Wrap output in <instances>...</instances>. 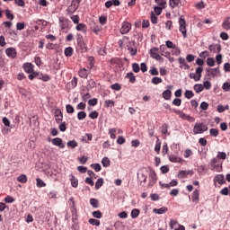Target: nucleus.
<instances>
[{"label": "nucleus", "mask_w": 230, "mask_h": 230, "mask_svg": "<svg viewBox=\"0 0 230 230\" xmlns=\"http://www.w3.org/2000/svg\"><path fill=\"white\" fill-rule=\"evenodd\" d=\"M204 132H208V126L203 122H196L193 127L194 136H197V134H204Z\"/></svg>", "instance_id": "1"}, {"label": "nucleus", "mask_w": 230, "mask_h": 230, "mask_svg": "<svg viewBox=\"0 0 230 230\" xmlns=\"http://www.w3.org/2000/svg\"><path fill=\"white\" fill-rule=\"evenodd\" d=\"M69 201L72 203L70 207V211L72 215V222L73 224H78V210L76 209V207L75 206V199L70 198Z\"/></svg>", "instance_id": "2"}, {"label": "nucleus", "mask_w": 230, "mask_h": 230, "mask_svg": "<svg viewBox=\"0 0 230 230\" xmlns=\"http://www.w3.org/2000/svg\"><path fill=\"white\" fill-rule=\"evenodd\" d=\"M149 182H148V188H152L155 186L157 182V174L155 173V171L152 168H149Z\"/></svg>", "instance_id": "3"}, {"label": "nucleus", "mask_w": 230, "mask_h": 230, "mask_svg": "<svg viewBox=\"0 0 230 230\" xmlns=\"http://www.w3.org/2000/svg\"><path fill=\"white\" fill-rule=\"evenodd\" d=\"M137 179L140 181V184H145L146 179H148V170L146 168H142L137 173Z\"/></svg>", "instance_id": "4"}, {"label": "nucleus", "mask_w": 230, "mask_h": 230, "mask_svg": "<svg viewBox=\"0 0 230 230\" xmlns=\"http://www.w3.org/2000/svg\"><path fill=\"white\" fill-rule=\"evenodd\" d=\"M179 25H180L179 31L183 35V39H186V37H188V31L186 30V20H184L182 16L179 18Z\"/></svg>", "instance_id": "5"}, {"label": "nucleus", "mask_w": 230, "mask_h": 230, "mask_svg": "<svg viewBox=\"0 0 230 230\" xmlns=\"http://www.w3.org/2000/svg\"><path fill=\"white\" fill-rule=\"evenodd\" d=\"M69 20L66 18L59 19L60 31L63 33H67V31H69Z\"/></svg>", "instance_id": "6"}, {"label": "nucleus", "mask_w": 230, "mask_h": 230, "mask_svg": "<svg viewBox=\"0 0 230 230\" xmlns=\"http://www.w3.org/2000/svg\"><path fill=\"white\" fill-rule=\"evenodd\" d=\"M211 170H216V172H222V164L218 162V158L214 157L210 161Z\"/></svg>", "instance_id": "7"}, {"label": "nucleus", "mask_w": 230, "mask_h": 230, "mask_svg": "<svg viewBox=\"0 0 230 230\" xmlns=\"http://www.w3.org/2000/svg\"><path fill=\"white\" fill-rule=\"evenodd\" d=\"M149 53L151 55V58H154L155 60H157L160 62V60H163V57L159 54V48L154 47L149 50Z\"/></svg>", "instance_id": "8"}, {"label": "nucleus", "mask_w": 230, "mask_h": 230, "mask_svg": "<svg viewBox=\"0 0 230 230\" xmlns=\"http://www.w3.org/2000/svg\"><path fill=\"white\" fill-rule=\"evenodd\" d=\"M130 30H132V23L128 22H122V25L119 29V33H121V35H127V33H128Z\"/></svg>", "instance_id": "9"}, {"label": "nucleus", "mask_w": 230, "mask_h": 230, "mask_svg": "<svg viewBox=\"0 0 230 230\" xmlns=\"http://www.w3.org/2000/svg\"><path fill=\"white\" fill-rule=\"evenodd\" d=\"M76 42L81 50L87 51V47H85V41H84V36L82 34H76Z\"/></svg>", "instance_id": "10"}, {"label": "nucleus", "mask_w": 230, "mask_h": 230, "mask_svg": "<svg viewBox=\"0 0 230 230\" xmlns=\"http://www.w3.org/2000/svg\"><path fill=\"white\" fill-rule=\"evenodd\" d=\"M81 2L82 0H73L72 4L67 8L69 13H75V10H78Z\"/></svg>", "instance_id": "11"}, {"label": "nucleus", "mask_w": 230, "mask_h": 230, "mask_svg": "<svg viewBox=\"0 0 230 230\" xmlns=\"http://www.w3.org/2000/svg\"><path fill=\"white\" fill-rule=\"evenodd\" d=\"M206 71V75L207 76H212L213 78H215V76H217V75H220V68L217 67V68H205Z\"/></svg>", "instance_id": "12"}, {"label": "nucleus", "mask_w": 230, "mask_h": 230, "mask_svg": "<svg viewBox=\"0 0 230 230\" xmlns=\"http://www.w3.org/2000/svg\"><path fill=\"white\" fill-rule=\"evenodd\" d=\"M35 66L30 62H26L22 65V69L25 71V73L30 74L35 72L34 70Z\"/></svg>", "instance_id": "13"}, {"label": "nucleus", "mask_w": 230, "mask_h": 230, "mask_svg": "<svg viewBox=\"0 0 230 230\" xmlns=\"http://www.w3.org/2000/svg\"><path fill=\"white\" fill-rule=\"evenodd\" d=\"M209 51L212 53H220L222 51V45L220 44H211L208 46Z\"/></svg>", "instance_id": "14"}, {"label": "nucleus", "mask_w": 230, "mask_h": 230, "mask_svg": "<svg viewBox=\"0 0 230 230\" xmlns=\"http://www.w3.org/2000/svg\"><path fill=\"white\" fill-rule=\"evenodd\" d=\"M172 85H168L167 86V90L164 91V93H162V96L164 98V100H171L172 98Z\"/></svg>", "instance_id": "15"}, {"label": "nucleus", "mask_w": 230, "mask_h": 230, "mask_svg": "<svg viewBox=\"0 0 230 230\" xmlns=\"http://www.w3.org/2000/svg\"><path fill=\"white\" fill-rule=\"evenodd\" d=\"M178 62L180 64V69H190V65L186 64V59L184 58H179Z\"/></svg>", "instance_id": "16"}, {"label": "nucleus", "mask_w": 230, "mask_h": 230, "mask_svg": "<svg viewBox=\"0 0 230 230\" xmlns=\"http://www.w3.org/2000/svg\"><path fill=\"white\" fill-rule=\"evenodd\" d=\"M5 54L7 55V57H10L11 58H15V57H17V51L15 50L14 48L6 49Z\"/></svg>", "instance_id": "17"}, {"label": "nucleus", "mask_w": 230, "mask_h": 230, "mask_svg": "<svg viewBox=\"0 0 230 230\" xmlns=\"http://www.w3.org/2000/svg\"><path fill=\"white\" fill-rule=\"evenodd\" d=\"M158 49H159L160 54L162 55V57H165L166 58H170L171 54H170V52L166 51V47L164 45H161Z\"/></svg>", "instance_id": "18"}, {"label": "nucleus", "mask_w": 230, "mask_h": 230, "mask_svg": "<svg viewBox=\"0 0 230 230\" xmlns=\"http://www.w3.org/2000/svg\"><path fill=\"white\" fill-rule=\"evenodd\" d=\"M199 196H200V193L199 192V190H195L192 192L191 200H192V202H194V204H199Z\"/></svg>", "instance_id": "19"}, {"label": "nucleus", "mask_w": 230, "mask_h": 230, "mask_svg": "<svg viewBox=\"0 0 230 230\" xmlns=\"http://www.w3.org/2000/svg\"><path fill=\"white\" fill-rule=\"evenodd\" d=\"M214 182H218V184H226V178L224 174H217L214 177Z\"/></svg>", "instance_id": "20"}, {"label": "nucleus", "mask_w": 230, "mask_h": 230, "mask_svg": "<svg viewBox=\"0 0 230 230\" xmlns=\"http://www.w3.org/2000/svg\"><path fill=\"white\" fill-rule=\"evenodd\" d=\"M154 213H156V215H164V213H168V208L162 207L160 208H154Z\"/></svg>", "instance_id": "21"}, {"label": "nucleus", "mask_w": 230, "mask_h": 230, "mask_svg": "<svg viewBox=\"0 0 230 230\" xmlns=\"http://www.w3.org/2000/svg\"><path fill=\"white\" fill-rule=\"evenodd\" d=\"M37 78H38V80H42V82H49V80H51L49 75H44V74L39 73V72H38V77Z\"/></svg>", "instance_id": "22"}, {"label": "nucleus", "mask_w": 230, "mask_h": 230, "mask_svg": "<svg viewBox=\"0 0 230 230\" xmlns=\"http://www.w3.org/2000/svg\"><path fill=\"white\" fill-rule=\"evenodd\" d=\"M75 30H77V31H83V33H85V31H87V25H85V23H77Z\"/></svg>", "instance_id": "23"}, {"label": "nucleus", "mask_w": 230, "mask_h": 230, "mask_svg": "<svg viewBox=\"0 0 230 230\" xmlns=\"http://www.w3.org/2000/svg\"><path fill=\"white\" fill-rule=\"evenodd\" d=\"M229 16L226 17L225 20L222 22V28H224V30L229 31L230 30V22H229Z\"/></svg>", "instance_id": "24"}, {"label": "nucleus", "mask_w": 230, "mask_h": 230, "mask_svg": "<svg viewBox=\"0 0 230 230\" xmlns=\"http://www.w3.org/2000/svg\"><path fill=\"white\" fill-rule=\"evenodd\" d=\"M181 3V0H169V6H171V8H177Z\"/></svg>", "instance_id": "25"}, {"label": "nucleus", "mask_w": 230, "mask_h": 230, "mask_svg": "<svg viewBox=\"0 0 230 230\" xmlns=\"http://www.w3.org/2000/svg\"><path fill=\"white\" fill-rule=\"evenodd\" d=\"M126 78L128 79L130 84H136V75H134V73L129 72L126 75Z\"/></svg>", "instance_id": "26"}, {"label": "nucleus", "mask_w": 230, "mask_h": 230, "mask_svg": "<svg viewBox=\"0 0 230 230\" xmlns=\"http://www.w3.org/2000/svg\"><path fill=\"white\" fill-rule=\"evenodd\" d=\"M17 181L18 182H22V184H26V182H28V177L26 174H22L17 177Z\"/></svg>", "instance_id": "27"}, {"label": "nucleus", "mask_w": 230, "mask_h": 230, "mask_svg": "<svg viewBox=\"0 0 230 230\" xmlns=\"http://www.w3.org/2000/svg\"><path fill=\"white\" fill-rule=\"evenodd\" d=\"M70 181L73 188H78V179H76L74 175H70Z\"/></svg>", "instance_id": "28"}, {"label": "nucleus", "mask_w": 230, "mask_h": 230, "mask_svg": "<svg viewBox=\"0 0 230 230\" xmlns=\"http://www.w3.org/2000/svg\"><path fill=\"white\" fill-rule=\"evenodd\" d=\"M102 164L104 168H109V166H111V160L109 157H103L102 160Z\"/></svg>", "instance_id": "29"}, {"label": "nucleus", "mask_w": 230, "mask_h": 230, "mask_svg": "<svg viewBox=\"0 0 230 230\" xmlns=\"http://www.w3.org/2000/svg\"><path fill=\"white\" fill-rule=\"evenodd\" d=\"M66 146L68 148H76V146H78V142H76V140H69L66 143Z\"/></svg>", "instance_id": "30"}, {"label": "nucleus", "mask_w": 230, "mask_h": 230, "mask_svg": "<svg viewBox=\"0 0 230 230\" xmlns=\"http://www.w3.org/2000/svg\"><path fill=\"white\" fill-rule=\"evenodd\" d=\"M195 93H202L204 91V86L202 84H197L193 86Z\"/></svg>", "instance_id": "31"}, {"label": "nucleus", "mask_w": 230, "mask_h": 230, "mask_svg": "<svg viewBox=\"0 0 230 230\" xmlns=\"http://www.w3.org/2000/svg\"><path fill=\"white\" fill-rule=\"evenodd\" d=\"M36 182H37L36 183L37 188H46V182H44L42 179L37 178Z\"/></svg>", "instance_id": "32"}, {"label": "nucleus", "mask_w": 230, "mask_h": 230, "mask_svg": "<svg viewBox=\"0 0 230 230\" xmlns=\"http://www.w3.org/2000/svg\"><path fill=\"white\" fill-rule=\"evenodd\" d=\"M82 141H84V143H89V141H93V134H85V136L82 137Z\"/></svg>", "instance_id": "33"}, {"label": "nucleus", "mask_w": 230, "mask_h": 230, "mask_svg": "<svg viewBox=\"0 0 230 230\" xmlns=\"http://www.w3.org/2000/svg\"><path fill=\"white\" fill-rule=\"evenodd\" d=\"M128 51H129L131 57H136L137 55V47H128Z\"/></svg>", "instance_id": "34"}, {"label": "nucleus", "mask_w": 230, "mask_h": 230, "mask_svg": "<svg viewBox=\"0 0 230 230\" xmlns=\"http://www.w3.org/2000/svg\"><path fill=\"white\" fill-rule=\"evenodd\" d=\"M189 77L191 79V80H195V82H199L200 80V78H202V75H199L197 76V75L195 73H190L189 75Z\"/></svg>", "instance_id": "35"}, {"label": "nucleus", "mask_w": 230, "mask_h": 230, "mask_svg": "<svg viewBox=\"0 0 230 230\" xmlns=\"http://www.w3.org/2000/svg\"><path fill=\"white\" fill-rule=\"evenodd\" d=\"M100 204V201L97 199L92 198L90 199V205L92 208H98V205Z\"/></svg>", "instance_id": "36"}, {"label": "nucleus", "mask_w": 230, "mask_h": 230, "mask_svg": "<svg viewBox=\"0 0 230 230\" xmlns=\"http://www.w3.org/2000/svg\"><path fill=\"white\" fill-rule=\"evenodd\" d=\"M184 96L188 100H191V98H193L195 96V93H193V91H191V90H186Z\"/></svg>", "instance_id": "37"}, {"label": "nucleus", "mask_w": 230, "mask_h": 230, "mask_svg": "<svg viewBox=\"0 0 230 230\" xmlns=\"http://www.w3.org/2000/svg\"><path fill=\"white\" fill-rule=\"evenodd\" d=\"M227 157V154L226 152H217V159H221L222 161H226Z\"/></svg>", "instance_id": "38"}, {"label": "nucleus", "mask_w": 230, "mask_h": 230, "mask_svg": "<svg viewBox=\"0 0 230 230\" xmlns=\"http://www.w3.org/2000/svg\"><path fill=\"white\" fill-rule=\"evenodd\" d=\"M139 213H141L139 208H134L131 211V218H134V219L137 218V217H139Z\"/></svg>", "instance_id": "39"}, {"label": "nucleus", "mask_w": 230, "mask_h": 230, "mask_svg": "<svg viewBox=\"0 0 230 230\" xmlns=\"http://www.w3.org/2000/svg\"><path fill=\"white\" fill-rule=\"evenodd\" d=\"M88 222H89V224L91 225V226H95L96 227H100V220H98V219H94V218H90L89 220H88Z\"/></svg>", "instance_id": "40"}, {"label": "nucleus", "mask_w": 230, "mask_h": 230, "mask_svg": "<svg viewBox=\"0 0 230 230\" xmlns=\"http://www.w3.org/2000/svg\"><path fill=\"white\" fill-rule=\"evenodd\" d=\"M169 161H171V163H180L181 158L177 157V155H170Z\"/></svg>", "instance_id": "41"}, {"label": "nucleus", "mask_w": 230, "mask_h": 230, "mask_svg": "<svg viewBox=\"0 0 230 230\" xmlns=\"http://www.w3.org/2000/svg\"><path fill=\"white\" fill-rule=\"evenodd\" d=\"M163 10H164V7L163 6H155L154 7V12L155 13V15H161V13H163Z\"/></svg>", "instance_id": "42"}, {"label": "nucleus", "mask_w": 230, "mask_h": 230, "mask_svg": "<svg viewBox=\"0 0 230 230\" xmlns=\"http://www.w3.org/2000/svg\"><path fill=\"white\" fill-rule=\"evenodd\" d=\"M164 109H167V111H170V112H174V113H179V111L178 110H176V109H172V106H170V104H168V103H164Z\"/></svg>", "instance_id": "43"}, {"label": "nucleus", "mask_w": 230, "mask_h": 230, "mask_svg": "<svg viewBox=\"0 0 230 230\" xmlns=\"http://www.w3.org/2000/svg\"><path fill=\"white\" fill-rule=\"evenodd\" d=\"M103 186V178H99L95 182V190H100Z\"/></svg>", "instance_id": "44"}, {"label": "nucleus", "mask_w": 230, "mask_h": 230, "mask_svg": "<svg viewBox=\"0 0 230 230\" xmlns=\"http://www.w3.org/2000/svg\"><path fill=\"white\" fill-rule=\"evenodd\" d=\"M79 76L81 78H87L88 75H87V69L85 68H83L81 70H79V73H78Z\"/></svg>", "instance_id": "45"}, {"label": "nucleus", "mask_w": 230, "mask_h": 230, "mask_svg": "<svg viewBox=\"0 0 230 230\" xmlns=\"http://www.w3.org/2000/svg\"><path fill=\"white\" fill-rule=\"evenodd\" d=\"M155 152H157V154L161 152V140L159 138L156 139V143L155 146Z\"/></svg>", "instance_id": "46"}, {"label": "nucleus", "mask_w": 230, "mask_h": 230, "mask_svg": "<svg viewBox=\"0 0 230 230\" xmlns=\"http://www.w3.org/2000/svg\"><path fill=\"white\" fill-rule=\"evenodd\" d=\"M85 118H87V113L85 111H79L77 113V119L82 120L85 119Z\"/></svg>", "instance_id": "47"}, {"label": "nucleus", "mask_w": 230, "mask_h": 230, "mask_svg": "<svg viewBox=\"0 0 230 230\" xmlns=\"http://www.w3.org/2000/svg\"><path fill=\"white\" fill-rule=\"evenodd\" d=\"M73 49L71 47H67L65 49V56L73 57Z\"/></svg>", "instance_id": "48"}, {"label": "nucleus", "mask_w": 230, "mask_h": 230, "mask_svg": "<svg viewBox=\"0 0 230 230\" xmlns=\"http://www.w3.org/2000/svg\"><path fill=\"white\" fill-rule=\"evenodd\" d=\"M222 89H223V91H225V93H229V91H230V83L229 82H225L222 85Z\"/></svg>", "instance_id": "49"}, {"label": "nucleus", "mask_w": 230, "mask_h": 230, "mask_svg": "<svg viewBox=\"0 0 230 230\" xmlns=\"http://www.w3.org/2000/svg\"><path fill=\"white\" fill-rule=\"evenodd\" d=\"M91 168H93L94 170V172L102 171V165L100 164H92Z\"/></svg>", "instance_id": "50"}, {"label": "nucleus", "mask_w": 230, "mask_h": 230, "mask_svg": "<svg viewBox=\"0 0 230 230\" xmlns=\"http://www.w3.org/2000/svg\"><path fill=\"white\" fill-rule=\"evenodd\" d=\"M178 177L179 179H186L188 177V171H180Z\"/></svg>", "instance_id": "51"}, {"label": "nucleus", "mask_w": 230, "mask_h": 230, "mask_svg": "<svg viewBox=\"0 0 230 230\" xmlns=\"http://www.w3.org/2000/svg\"><path fill=\"white\" fill-rule=\"evenodd\" d=\"M93 218H102L103 217V214H102V211L96 210L92 213Z\"/></svg>", "instance_id": "52"}, {"label": "nucleus", "mask_w": 230, "mask_h": 230, "mask_svg": "<svg viewBox=\"0 0 230 230\" xmlns=\"http://www.w3.org/2000/svg\"><path fill=\"white\" fill-rule=\"evenodd\" d=\"M5 15L10 21H13L14 16L13 13H12V11H10V9L5 10Z\"/></svg>", "instance_id": "53"}, {"label": "nucleus", "mask_w": 230, "mask_h": 230, "mask_svg": "<svg viewBox=\"0 0 230 230\" xmlns=\"http://www.w3.org/2000/svg\"><path fill=\"white\" fill-rule=\"evenodd\" d=\"M88 105H90V107H95V105H98V99L96 98L90 99L88 101Z\"/></svg>", "instance_id": "54"}, {"label": "nucleus", "mask_w": 230, "mask_h": 230, "mask_svg": "<svg viewBox=\"0 0 230 230\" xmlns=\"http://www.w3.org/2000/svg\"><path fill=\"white\" fill-rule=\"evenodd\" d=\"M165 46H166L167 48H169V49H175V48H177V46H176L175 44H173V42L171 41V40H167V41L165 42Z\"/></svg>", "instance_id": "55"}, {"label": "nucleus", "mask_w": 230, "mask_h": 230, "mask_svg": "<svg viewBox=\"0 0 230 230\" xmlns=\"http://www.w3.org/2000/svg\"><path fill=\"white\" fill-rule=\"evenodd\" d=\"M209 134H210V136H212V137H217L218 136L219 132H218V129H217V128H210Z\"/></svg>", "instance_id": "56"}, {"label": "nucleus", "mask_w": 230, "mask_h": 230, "mask_svg": "<svg viewBox=\"0 0 230 230\" xmlns=\"http://www.w3.org/2000/svg\"><path fill=\"white\" fill-rule=\"evenodd\" d=\"M66 111L67 114H73V112H75V108H73V106L71 104H66Z\"/></svg>", "instance_id": "57"}, {"label": "nucleus", "mask_w": 230, "mask_h": 230, "mask_svg": "<svg viewBox=\"0 0 230 230\" xmlns=\"http://www.w3.org/2000/svg\"><path fill=\"white\" fill-rule=\"evenodd\" d=\"M163 82V79L161 77H153L152 78V84L155 85H159Z\"/></svg>", "instance_id": "58"}, {"label": "nucleus", "mask_w": 230, "mask_h": 230, "mask_svg": "<svg viewBox=\"0 0 230 230\" xmlns=\"http://www.w3.org/2000/svg\"><path fill=\"white\" fill-rule=\"evenodd\" d=\"M111 89H112L113 91H121V85H119V84L118 83H115L111 85Z\"/></svg>", "instance_id": "59"}, {"label": "nucleus", "mask_w": 230, "mask_h": 230, "mask_svg": "<svg viewBox=\"0 0 230 230\" xmlns=\"http://www.w3.org/2000/svg\"><path fill=\"white\" fill-rule=\"evenodd\" d=\"M157 3L158 6H163V8H166V0H155Z\"/></svg>", "instance_id": "60"}, {"label": "nucleus", "mask_w": 230, "mask_h": 230, "mask_svg": "<svg viewBox=\"0 0 230 230\" xmlns=\"http://www.w3.org/2000/svg\"><path fill=\"white\" fill-rule=\"evenodd\" d=\"M207 65L209 66V67H213L215 66V58H208L207 59Z\"/></svg>", "instance_id": "61"}, {"label": "nucleus", "mask_w": 230, "mask_h": 230, "mask_svg": "<svg viewBox=\"0 0 230 230\" xmlns=\"http://www.w3.org/2000/svg\"><path fill=\"white\" fill-rule=\"evenodd\" d=\"M203 89L209 91V89H211V82L209 81L203 82Z\"/></svg>", "instance_id": "62"}, {"label": "nucleus", "mask_w": 230, "mask_h": 230, "mask_svg": "<svg viewBox=\"0 0 230 230\" xmlns=\"http://www.w3.org/2000/svg\"><path fill=\"white\" fill-rule=\"evenodd\" d=\"M132 69H133L134 73H139V71H140L139 64L133 63Z\"/></svg>", "instance_id": "63"}, {"label": "nucleus", "mask_w": 230, "mask_h": 230, "mask_svg": "<svg viewBox=\"0 0 230 230\" xmlns=\"http://www.w3.org/2000/svg\"><path fill=\"white\" fill-rule=\"evenodd\" d=\"M24 28H26V23L24 22L16 23V30L21 31V30H24Z\"/></svg>", "instance_id": "64"}]
</instances>
